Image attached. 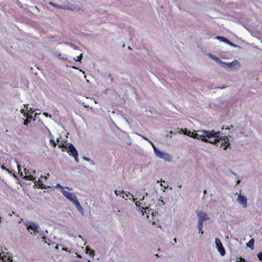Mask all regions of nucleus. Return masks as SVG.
<instances>
[{
	"label": "nucleus",
	"instance_id": "c756f323",
	"mask_svg": "<svg viewBox=\"0 0 262 262\" xmlns=\"http://www.w3.org/2000/svg\"><path fill=\"white\" fill-rule=\"evenodd\" d=\"M28 113H29V114H30V113L32 114V113H33V111L32 110V108H30L29 110H28Z\"/></svg>",
	"mask_w": 262,
	"mask_h": 262
},
{
	"label": "nucleus",
	"instance_id": "f8f14e48",
	"mask_svg": "<svg viewBox=\"0 0 262 262\" xmlns=\"http://www.w3.org/2000/svg\"><path fill=\"white\" fill-rule=\"evenodd\" d=\"M217 39H220V40H221L227 44L233 45V44L231 42H230V41L229 40H228V39H227L226 38H225L224 37L219 36V37H217Z\"/></svg>",
	"mask_w": 262,
	"mask_h": 262
},
{
	"label": "nucleus",
	"instance_id": "b1692460",
	"mask_svg": "<svg viewBox=\"0 0 262 262\" xmlns=\"http://www.w3.org/2000/svg\"><path fill=\"white\" fill-rule=\"evenodd\" d=\"M30 123V121L29 119H25L24 121V125H28V124Z\"/></svg>",
	"mask_w": 262,
	"mask_h": 262
},
{
	"label": "nucleus",
	"instance_id": "7c9ffc66",
	"mask_svg": "<svg viewBox=\"0 0 262 262\" xmlns=\"http://www.w3.org/2000/svg\"><path fill=\"white\" fill-rule=\"evenodd\" d=\"M20 113H21V114H23V115H24V113H25V110H24V109H21V110H20Z\"/></svg>",
	"mask_w": 262,
	"mask_h": 262
},
{
	"label": "nucleus",
	"instance_id": "72a5a7b5",
	"mask_svg": "<svg viewBox=\"0 0 262 262\" xmlns=\"http://www.w3.org/2000/svg\"><path fill=\"white\" fill-rule=\"evenodd\" d=\"M42 239H43V242H45V243H46V242L45 241L46 240V237L45 236H43L42 237Z\"/></svg>",
	"mask_w": 262,
	"mask_h": 262
},
{
	"label": "nucleus",
	"instance_id": "4468645a",
	"mask_svg": "<svg viewBox=\"0 0 262 262\" xmlns=\"http://www.w3.org/2000/svg\"><path fill=\"white\" fill-rule=\"evenodd\" d=\"M209 56L212 58L214 60H215L216 62H219L221 63H224L218 57L215 56L213 55H212L211 54H209Z\"/></svg>",
	"mask_w": 262,
	"mask_h": 262
},
{
	"label": "nucleus",
	"instance_id": "ea45409f",
	"mask_svg": "<svg viewBox=\"0 0 262 262\" xmlns=\"http://www.w3.org/2000/svg\"><path fill=\"white\" fill-rule=\"evenodd\" d=\"M44 178L45 179H47V177L46 176H45Z\"/></svg>",
	"mask_w": 262,
	"mask_h": 262
},
{
	"label": "nucleus",
	"instance_id": "cd10ccee",
	"mask_svg": "<svg viewBox=\"0 0 262 262\" xmlns=\"http://www.w3.org/2000/svg\"><path fill=\"white\" fill-rule=\"evenodd\" d=\"M49 4L51 6H54V7H57L56 5L52 2H50L49 3Z\"/></svg>",
	"mask_w": 262,
	"mask_h": 262
},
{
	"label": "nucleus",
	"instance_id": "f704fd0d",
	"mask_svg": "<svg viewBox=\"0 0 262 262\" xmlns=\"http://www.w3.org/2000/svg\"><path fill=\"white\" fill-rule=\"evenodd\" d=\"M59 141H60L59 139H57V141H56V142L57 143V144H58V143L59 144Z\"/></svg>",
	"mask_w": 262,
	"mask_h": 262
},
{
	"label": "nucleus",
	"instance_id": "ddd939ff",
	"mask_svg": "<svg viewBox=\"0 0 262 262\" xmlns=\"http://www.w3.org/2000/svg\"><path fill=\"white\" fill-rule=\"evenodd\" d=\"M43 178V176H41L38 179V183L39 187L41 189L46 188V186H45V185L43 184V183L42 182V179Z\"/></svg>",
	"mask_w": 262,
	"mask_h": 262
},
{
	"label": "nucleus",
	"instance_id": "bb28decb",
	"mask_svg": "<svg viewBox=\"0 0 262 262\" xmlns=\"http://www.w3.org/2000/svg\"><path fill=\"white\" fill-rule=\"evenodd\" d=\"M83 159L84 160H85V161H88V162H89V161H90V158H88V157H83Z\"/></svg>",
	"mask_w": 262,
	"mask_h": 262
},
{
	"label": "nucleus",
	"instance_id": "f257e3e1",
	"mask_svg": "<svg viewBox=\"0 0 262 262\" xmlns=\"http://www.w3.org/2000/svg\"><path fill=\"white\" fill-rule=\"evenodd\" d=\"M202 138V141L204 142H208L211 144H215L216 146L220 147H223L224 149H226L230 145L229 142V139L227 137H221L220 136V133L219 132L218 137H212L210 139Z\"/></svg>",
	"mask_w": 262,
	"mask_h": 262
},
{
	"label": "nucleus",
	"instance_id": "5701e85b",
	"mask_svg": "<svg viewBox=\"0 0 262 262\" xmlns=\"http://www.w3.org/2000/svg\"><path fill=\"white\" fill-rule=\"evenodd\" d=\"M257 257L259 261H262V252H260L257 254Z\"/></svg>",
	"mask_w": 262,
	"mask_h": 262
},
{
	"label": "nucleus",
	"instance_id": "2f4dec72",
	"mask_svg": "<svg viewBox=\"0 0 262 262\" xmlns=\"http://www.w3.org/2000/svg\"><path fill=\"white\" fill-rule=\"evenodd\" d=\"M233 62L228 63V67H232V64Z\"/></svg>",
	"mask_w": 262,
	"mask_h": 262
},
{
	"label": "nucleus",
	"instance_id": "39448f33",
	"mask_svg": "<svg viewBox=\"0 0 262 262\" xmlns=\"http://www.w3.org/2000/svg\"><path fill=\"white\" fill-rule=\"evenodd\" d=\"M66 150L70 155L72 156L74 158L75 161L78 163V152L74 145L72 144H70L68 147H66Z\"/></svg>",
	"mask_w": 262,
	"mask_h": 262
},
{
	"label": "nucleus",
	"instance_id": "2eb2a0df",
	"mask_svg": "<svg viewBox=\"0 0 262 262\" xmlns=\"http://www.w3.org/2000/svg\"><path fill=\"white\" fill-rule=\"evenodd\" d=\"M58 147L59 148H65L67 147V145H66V141L62 140L60 143L58 144Z\"/></svg>",
	"mask_w": 262,
	"mask_h": 262
},
{
	"label": "nucleus",
	"instance_id": "e433bc0d",
	"mask_svg": "<svg viewBox=\"0 0 262 262\" xmlns=\"http://www.w3.org/2000/svg\"><path fill=\"white\" fill-rule=\"evenodd\" d=\"M15 213V212L12 211L11 214H9V215H11H11H12V214H14Z\"/></svg>",
	"mask_w": 262,
	"mask_h": 262
},
{
	"label": "nucleus",
	"instance_id": "f03ea898",
	"mask_svg": "<svg viewBox=\"0 0 262 262\" xmlns=\"http://www.w3.org/2000/svg\"><path fill=\"white\" fill-rule=\"evenodd\" d=\"M200 133H195L194 138L202 140V138H205L207 137L208 139L211 138L212 137H218L219 132H215L214 130H202L199 131Z\"/></svg>",
	"mask_w": 262,
	"mask_h": 262
},
{
	"label": "nucleus",
	"instance_id": "393cba45",
	"mask_svg": "<svg viewBox=\"0 0 262 262\" xmlns=\"http://www.w3.org/2000/svg\"><path fill=\"white\" fill-rule=\"evenodd\" d=\"M35 173V171L34 170H29V174H31L33 176V174H34Z\"/></svg>",
	"mask_w": 262,
	"mask_h": 262
},
{
	"label": "nucleus",
	"instance_id": "58836bf2",
	"mask_svg": "<svg viewBox=\"0 0 262 262\" xmlns=\"http://www.w3.org/2000/svg\"><path fill=\"white\" fill-rule=\"evenodd\" d=\"M204 194H206V193H207V190H205L204 191Z\"/></svg>",
	"mask_w": 262,
	"mask_h": 262
},
{
	"label": "nucleus",
	"instance_id": "aec40b11",
	"mask_svg": "<svg viewBox=\"0 0 262 262\" xmlns=\"http://www.w3.org/2000/svg\"><path fill=\"white\" fill-rule=\"evenodd\" d=\"M82 58V54H80L79 56H77L76 58H74L76 61H80Z\"/></svg>",
	"mask_w": 262,
	"mask_h": 262
},
{
	"label": "nucleus",
	"instance_id": "4c0bfd02",
	"mask_svg": "<svg viewBox=\"0 0 262 262\" xmlns=\"http://www.w3.org/2000/svg\"><path fill=\"white\" fill-rule=\"evenodd\" d=\"M173 241H174V243H177V238H174L173 239Z\"/></svg>",
	"mask_w": 262,
	"mask_h": 262
},
{
	"label": "nucleus",
	"instance_id": "7ed1b4c3",
	"mask_svg": "<svg viewBox=\"0 0 262 262\" xmlns=\"http://www.w3.org/2000/svg\"><path fill=\"white\" fill-rule=\"evenodd\" d=\"M62 194L70 201H71L77 208H81V206L76 197V196L72 193L68 192L65 190H62Z\"/></svg>",
	"mask_w": 262,
	"mask_h": 262
},
{
	"label": "nucleus",
	"instance_id": "6e6552de",
	"mask_svg": "<svg viewBox=\"0 0 262 262\" xmlns=\"http://www.w3.org/2000/svg\"><path fill=\"white\" fill-rule=\"evenodd\" d=\"M237 201L244 208L247 206V199L244 195H238Z\"/></svg>",
	"mask_w": 262,
	"mask_h": 262
},
{
	"label": "nucleus",
	"instance_id": "9d476101",
	"mask_svg": "<svg viewBox=\"0 0 262 262\" xmlns=\"http://www.w3.org/2000/svg\"><path fill=\"white\" fill-rule=\"evenodd\" d=\"M24 172L25 173L24 179L28 180H31L32 181H34V183H36L37 182L35 180V178L32 174H29V170L25 168ZM35 184L36 185V184Z\"/></svg>",
	"mask_w": 262,
	"mask_h": 262
},
{
	"label": "nucleus",
	"instance_id": "37998d69",
	"mask_svg": "<svg viewBox=\"0 0 262 262\" xmlns=\"http://www.w3.org/2000/svg\"><path fill=\"white\" fill-rule=\"evenodd\" d=\"M1 222V217H0V223Z\"/></svg>",
	"mask_w": 262,
	"mask_h": 262
},
{
	"label": "nucleus",
	"instance_id": "4be33fe9",
	"mask_svg": "<svg viewBox=\"0 0 262 262\" xmlns=\"http://www.w3.org/2000/svg\"><path fill=\"white\" fill-rule=\"evenodd\" d=\"M50 142L51 144H52L54 147H56L57 143L55 142V141L53 139H51L50 140Z\"/></svg>",
	"mask_w": 262,
	"mask_h": 262
},
{
	"label": "nucleus",
	"instance_id": "473e14b6",
	"mask_svg": "<svg viewBox=\"0 0 262 262\" xmlns=\"http://www.w3.org/2000/svg\"><path fill=\"white\" fill-rule=\"evenodd\" d=\"M17 168H18V171L19 172V171H20V167L19 165H17Z\"/></svg>",
	"mask_w": 262,
	"mask_h": 262
},
{
	"label": "nucleus",
	"instance_id": "a19ab883",
	"mask_svg": "<svg viewBox=\"0 0 262 262\" xmlns=\"http://www.w3.org/2000/svg\"><path fill=\"white\" fill-rule=\"evenodd\" d=\"M20 176H23V173H22V172L20 173Z\"/></svg>",
	"mask_w": 262,
	"mask_h": 262
},
{
	"label": "nucleus",
	"instance_id": "dca6fc26",
	"mask_svg": "<svg viewBox=\"0 0 262 262\" xmlns=\"http://www.w3.org/2000/svg\"><path fill=\"white\" fill-rule=\"evenodd\" d=\"M181 131L183 132V133L184 135H188V136H189V135H190V133H191V131L189 130H188L186 128H184V129L181 128Z\"/></svg>",
	"mask_w": 262,
	"mask_h": 262
},
{
	"label": "nucleus",
	"instance_id": "412c9836",
	"mask_svg": "<svg viewBox=\"0 0 262 262\" xmlns=\"http://www.w3.org/2000/svg\"><path fill=\"white\" fill-rule=\"evenodd\" d=\"M247 261L245 260V258L243 257H239L237 258L236 262H246Z\"/></svg>",
	"mask_w": 262,
	"mask_h": 262
},
{
	"label": "nucleus",
	"instance_id": "a211bd4d",
	"mask_svg": "<svg viewBox=\"0 0 262 262\" xmlns=\"http://www.w3.org/2000/svg\"><path fill=\"white\" fill-rule=\"evenodd\" d=\"M115 192L117 195H120V196H122L123 198H124V196L123 195H122V194H124V192L123 190L122 191L115 190Z\"/></svg>",
	"mask_w": 262,
	"mask_h": 262
},
{
	"label": "nucleus",
	"instance_id": "c85d7f7f",
	"mask_svg": "<svg viewBox=\"0 0 262 262\" xmlns=\"http://www.w3.org/2000/svg\"><path fill=\"white\" fill-rule=\"evenodd\" d=\"M57 187H59V188H61L62 190H63V187L62 186H61L60 184H57Z\"/></svg>",
	"mask_w": 262,
	"mask_h": 262
},
{
	"label": "nucleus",
	"instance_id": "c9c22d12",
	"mask_svg": "<svg viewBox=\"0 0 262 262\" xmlns=\"http://www.w3.org/2000/svg\"><path fill=\"white\" fill-rule=\"evenodd\" d=\"M28 104H26V105H24V106H25V107H26L27 110V109H28Z\"/></svg>",
	"mask_w": 262,
	"mask_h": 262
},
{
	"label": "nucleus",
	"instance_id": "423d86ee",
	"mask_svg": "<svg viewBox=\"0 0 262 262\" xmlns=\"http://www.w3.org/2000/svg\"><path fill=\"white\" fill-rule=\"evenodd\" d=\"M215 242L217 251L222 256H224L225 255L226 251L221 241L218 238H216Z\"/></svg>",
	"mask_w": 262,
	"mask_h": 262
},
{
	"label": "nucleus",
	"instance_id": "9b49d317",
	"mask_svg": "<svg viewBox=\"0 0 262 262\" xmlns=\"http://www.w3.org/2000/svg\"><path fill=\"white\" fill-rule=\"evenodd\" d=\"M254 239L251 238L248 243H247L246 245L248 247H249L251 249H254Z\"/></svg>",
	"mask_w": 262,
	"mask_h": 262
},
{
	"label": "nucleus",
	"instance_id": "79ce46f5",
	"mask_svg": "<svg viewBox=\"0 0 262 262\" xmlns=\"http://www.w3.org/2000/svg\"><path fill=\"white\" fill-rule=\"evenodd\" d=\"M45 115L46 116H47V113H45Z\"/></svg>",
	"mask_w": 262,
	"mask_h": 262
},
{
	"label": "nucleus",
	"instance_id": "20e7f679",
	"mask_svg": "<svg viewBox=\"0 0 262 262\" xmlns=\"http://www.w3.org/2000/svg\"><path fill=\"white\" fill-rule=\"evenodd\" d=\"M152 145L154 152L158 158L163 159L167 161H170L171 160V157L169 154L159 150L153 144H152Z\"/></svg>",
	"mask_w": 262,
	"mask_h": 262
},
{
	"label": "nucleus",
	"instance_id": "0eeeda50",
	"mask_svg": "<svg viewBox=\"0 0 262 262\" xmlns=\"http://www.w3.org/2000/svg\"><path fill=\"white\" fill-rule=\"evenodd\" d=\"M25 225L29 231H33L34 233L38 232L39 226L36 223L30 222L29 224H26Z\"/></svg>",
	"mask_w": 262,
	"mask_h": 262
},
{
	"label": "nucleus",
	"instance_id": "a878e982",
	"mask_svg": "<svg viewBox=\"0 0 262 262\" xmlns=\"http://www.w3.org/2000/svg\"><path fill=\"white\" fill-rule=\"evenodd\" d=\"M195 133H196L195 132H191L190 135H189V137H192L194 138V136L195 135Z\"/></svg>",
	"mask_w": 262,
	"mask_h": 262
},
{
	"label": "nucleus",
	"instance_id": "6ab92c4d",
	"mask_svg": "<svg viewBox=\"0 0 262 262\" xmlns=\"http://www.w3.org/2000/svg\"><path fill=\"white\" fill-rule=\"evenodd\" d=\"M24 116L27 118V119H31L32 118L31 115L28 113H24Z\"/></svg>",
	"mask_w": 262,
	"mask_h": 262
},
{
	"label": "nucleus",
	"instance_id": "f3484780",
	"mask_svg": "<svg viewBox=\"0 0 262 262\" xmlns=\"http://www.w3.org/2000/svg\"><path fill=\"white\" fill-rule=\"evenodd\" d=\"M203 222H201L199 221L198 224V228L199 229V232H201V234L203 233V231H202L203 227Z\"/></svg>",
	"mask_w": 262,
	"mask_h": 262
},
{
	"label": "nucleus",
	"instance_id": "1a4fd4ad",
	"mask_svg": "<svg viewBox=\"0 0 262 262\" xmlns=\"http://www.w3.org/2000/svg\"><path fill=\"white\" fill-rule=\"evenodd\" d=\"M198 216L199 217V221L204 222L209 219L208 215L205 212H199L198 213Z\"/></svg>",
	"mask_w": 262,
	"mask_h": 262
}]
</instances>
